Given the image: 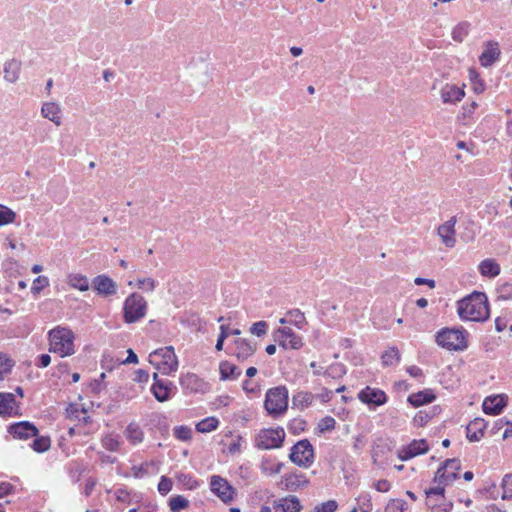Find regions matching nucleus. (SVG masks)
Segmentation results:
<instances>
[{
	"label": "nucleus",
	"instance_id": "obj_18",
	"mask_svg": "<svg viewBox=\"0 0 512 512\" xmlns=\"http://www.w3.org/2000/svg\"><path fill=\"white\" fill-rule=\"evenodd\" d=\"M66 417L76 426H86L92 422L88 411L79 403H71L66 408Z\"/></svg>",
	"mask_w": 512,
	"mask_h": 512
},
{
	"label": "nucleus",
	"instance_id": "obj_10",
	"mask_svg": "<svg viewBox=\"0 0 512 512\" xmlns=\"http://www.w3.org/2000/svg\"><path fill=\"white\" fill-rule=\"evenodd\" d=\"M209 487L211 492L225 504H230L236 496V489L220 475L210 477Z\"/></svg>",
	"mask_w": 512,
	"mask_h": 512
},
{
	"label": "nucleus",
	"instance_id": "obj_56",
	"mask_svg": "<svg viewBox=\"0 0 512 512\" xmlns=\"http://www.w3.org/2000/svg\"><path fill=\"white\" fill-rule=\"evenodd\" d=\"M173 487L172 480L167 476H161L160 481L158 483V492L161 495H167Z\"/></svg>",
	"mask_w": 512,
	"mask_h": 512
},
{
	"label": "nucleus",
	"instance_id": "obj_54",
	"mask_svg": "<svg viewBox=\"0 0 512 512\" xmlns=\"http://www.w3.org/2000/svg\"><path fill=\"white\" fill-rule=\"evenodd\" d=\"M49 286V280L46 276H38L36 279H34L31 292L34 295L39 294L44 288Z\"/></svg>",
	"mask_w": 512,
	"mask_h": 512
},
{
	"label": "nucleus",
	"instance_id": "obj_14",
	"mask_svg": "<svg viewBox=\"0 0 512 512\" xmlns=\"http://www.w3.org/2000/svg\"><path fill=\"white\" fill-rule=\"evenodd\" d=\"M429 451V444L425 439H414L397 451V456L402 461H407Z\"/></svg>",
	"mask_w": 512,
	"mask_h": 512
},
{
	"label": "nucleus",
	"instance_id": "obj_32",
	"mask_svg": "<svg viewBox=\"0 0 512 512\" xmlns=\"http://www.w3.org/2000/svg\"><path fill=\"white\" fill-rule=\"evenodd\" d=\"M220 379L223 381L236 380L241 375V370L230 361L224 360L219 364Z\"/></svg>",
	"mask_w": 512,
	"mask_h": 512
},
{
	"label": "nucleus",
	"instance_id": "obj_25",
	"mask_svg": "<svg viewBox=\"0 0 512 512\" xmlns=\"http://www.w3.org/2000/svg\"><path fill=\"white\" fill-rule=\"evenodd\" d=\"M507 405L505 398L501 395L488 396L482 403V409L485 414L499 415Z\"/></svg>",
	"mask_w": 512,
	"mask_h": 512
},
{
	"label": "nucleus",
	"instance_id": "obj_40",
	"mask_svg": "<svg viewBox=\"0 0 512 512\" xmlns=\"http://www.w3.org/2000/svg\"><path fill=\"white\" fill-rule=\"evenodd\" d=\"M260 467L263 474L272 476L281 472L283 464L274 460L264 459Z\"/></svg>",
	"mask_w": 512,
	"mask_h": 512
},
{
	"label": "nucleus",
	"instance_id": "obj_35",
	"mask_svg": "<svg viewBox=\"0 0 512 512\" xmlns=\"http://www.w3.org/2000/svg\"><path fill=\"white\" fill-rule=\"evenodd\" d=\"M60 112L61 110L59 105L54 102L45 103L41 109L43 117L49 119L58 126L61 124Z\"/></svg>",
	"mask_w": 512,
	"mask_h": 512
},
{
	"label": "nucleus",
	"instance_id": "obj_48",
	"mask_svg": "<svg viewBox=\"0 0 512 512\" xmlns=\"http://www.w3.org/2000/svg\"><path fill=\"white\" fill-rule=\"evenodd\" d=\"M13 366V360L7 355L0 353V381L11 372Z\"/></svg>",
	"mask_w": 512,
	"mask_h": 512
},
{
	"label": "nucleus",
	"instance_id": "obj_39",
	"mask_svg": "<svg viewBox=\"0 0 512 512\" xmlns=\"http://www.w3.org/2000/svg\"><path fill=\"white\" fill-rule=\"evenodd\" d=\"M469 80L474 93L482 94L485 91V83L475 69H469Z\"/></svg>",
	"mask_w": 512,
	"mask_h": 512
},
{
	"label": "nucleus",
	"instance_id": "obj_13",
	"mask_svg": "<svg viewBox=\"0 0 512 512\" xmlns=\"http://www.w3.org/2000/svg\"><path fill=\"white\" fill-rule=\"evenodd\" d=\"M426 494V504L427 506L434 510L437 509L438 512H448L451 509V504H445V489L442 486L436 484L435 487H431L425 491Z\"/></svg>",
	"mask_w": 512,
	"mask_h": 512
},
{
	"label": "nucleus",
	"instance_id": "obj_52",
	"mask_svg": "<svg viewBox=\"0 0 512 512\" xmlns=\"http://www.w3.org/2000/svg\"><path fill=\"white\" fill-rule=\"evenodd\" d=\"M335 425H336L335 419L331 416H326L318 422L317 429L320 433H323L326 431L334 430Z\"/></svg>",
	"mask_w": 512,
	"mask_h": 512
},
{
	"label": "nucleus",
	"instance_id": "obj_49",
	"mask_svg": "<svg viewBox=\"0 0 512 512\" xmlns=\"http://www.w3.org/2000/svg\"><path fill=\"white\" fill-rule=\"evenodd\" d=\"M102 446L109 451H118L120 447V441L118 437L112 434L105 435L101 440Z\"/></svg>",
	"mask_w": 512,
	"mask_h": 512
},
{
	"label": "nucleus",
	"instance_id": "obj_7",
	"mask_svg": "<svg viewBox=\"0 0 512 512\" xmlns=\"http://www.w3.org/2000/svg\"><path fill=\"white\" fill-rule=\"evenodd\" d=\"M285 436L286 434L282 427L262 429L256 436V447L264 450L280 448L283 445Z\"/></svg>",
	"mask_w": 512,
	"mask_h": 512
},
{
	"label": "nucleus",
	"instance_id": "obj_42",
	"mask_svg": "<svg viewBox=\"0 0 512 512\" xmlns=\"http://www.w3.org/2000/svg\"><path fill=\"white\" fill-rule=\"evenodd\" d=\"M478 108V103L473 101L471 103L465 104L462 106L461 113L458 118L463 122V124H467L469 121L473 119L476 109Z\"/></svg>",
	"mask_w": 512,
	"mask_h": 512
},
{
	"label": "nucleus",
	"instance_id": "obj_50",
	"mask_svg": "<svg viewBox=\"0 0 512 512\" xmlns=\"http://www.w3.org/2000/svg\"><path fill=\"white\" fill-rule=\"evenodd\" d=\"M188 506L189 501L181 495L174 496L169 501L170 510L173 512L187 509Z\"/></svg>",
	"mask_w": 512,
	"mask_h": 512
},
{
	"label": "nucleus",
	"instance_id": "obj_1",
	"mask_svg": "<svg viewBox=\"0 0 512 512\" xmlns=\"http://www.w3.org/2000/svg\"><path fill=\"white\" fill-rule=\"evenodd\" d=\"M457 312L462 320L484 322L489 318L488 298L483 292H473L457 303Z\"/></svg>",
	"mask_w": 512,
	"mask_h": 512
},
{
	"label": "nucleus",
	"instance_id": "obj_55",
	"mask_svg": "<svg viewBox=\"0 0 512 512\" xmlns=\"http://www.w3.org/2000/svg\"><path fill=\"white\" fill-rule=\"evenodd\" d=\"M502 498L507 499L512 497V473L506 474L502 479Z\"/></svg>",
	"mask_w": 512,
	"mask_h": 512
},
{
	"label": "nucleus",
	"instance_id": "obj_9",
	"mask_svg": "<svg viewBox=\"0 0 512 512\" xmlns=\"http://www.w3.org/2000/svg\"><path fill=\"white\" fill-rule=\"evenodd\" d=\"M289 458L294 464L309 468L314 462V448L309 440H300L292 446Z\"/></svg>",
	"mask_w": 512,
	"mask_h": 512
},
{
	"label": "nucleus",
	"instance_id": "obj_57",
	"mask_svg": "<svg viewBox=\"0 0 512 512\" xmlns=\"http://www.w3.org/2000/svg\"><path fill=\"white\" fill-rule=\"evenodd\" d=\"M345 367L341 363H335L329 366L325 371L324 375L332 376V377H341L345 374Z\"/></svg>",
	"mask_w": 512,
	"mask_h": 512
},
{
	"label": "nucleus",
	"instance_id": "obj_59",
	"mask_svg": "<svg viewBox=\"0 0 512 512\" xmlns=\"http://www.w3.org/2000/svg\"><path fill=\"white\" fill-rule=\"evenodd\" d=\"M267 330L268 324L263 320L255 322L250 328V332L258 337L265 335Z\"/></svg>",
	"mask_w": 512,
	"mask_h": 512
},
{
	"label": "nucleus",
	"instance_id": "obj_60",
	"mask_svg": "<svg viewBox=\"0 0 512 512\" xmlns=\"http://www.w3.org/2000/svg\"><path fill=\"white\" fill-rule=\"evenodd\" d=\"M338 504L335 500H328L315 507L314 512H335Z\"/></svg>",
	"mask_w": 512,
	"mask_h": 512
},
{
	"label": "nucleus",
	"instance_id": "obj_61",
	"mask_svg": "<svg viewBox=\"0 0 512 512\" xmlns=\"http://www.w3.org/2000/svg\"><path fill=\"white\" fill-rule=\"evenodd\" d=\"M133 380L138 383H147L149 381V373L146 370L138 369L134 372Z\"/></svg>",
	"mask_w": 512,
	"mask_h": 512
},
{
	"label": "nucleus",
	"instance_id": "obj_24",
	"mask_svg": "<svg viewBox=\"0 0 512 512\" xmlns=\"http://www.w3.org/2000/svg\"><path fill=\"white\" fill-rule=\"evenodd\" d=\"M499 44L495 41H488L485 44V49L479 56V62L483 67H489L500 58Z\"/></svg>",
	"mask_w": 512,
	"mask_h": 512
},
{
	"label": "nucleus",
	"instance_id": "obj_31",
	"mask_svg": "<svg viewBox=\"0 0 512 512\" xmlns=\"http://www.w3.org/2000/svg\"><path fill=\"white\" fill-rule=\"evenodd\" d=\"M479 272L483 277L495 278L501 272V267L495 259L487 258L480 262Z\"/></svg>",
	"mask_w": 512,
	"mask_h": 512
},
{
	"label": "nucleus",
	"instance_id": "obj_15",
	"mask_svg": "<svg viewBox=\"0 0 512 512\" xmlns=\"http://www.w3.org/2000/svg\"><path fill=\"white\" fill-rule=\"evenodd\" d=\"M153 384L151 386V393L159 402H166L171 399L173 390L175 389L173 383L169 380L158 378V374H153Z\"/></svg>",
	"mask_w": 512,
	"mask_h": 512
},
{
	"label": "nucleus",
	"instance_id": "obj_62",
	"mask_svg": "<svg viewBox=\"0 0 512 512\" xmlns=\"http://www.w3.org/2000/svg\"><path fill=\"white\" fill-rule=\"evenodd\" d=\"M406 371L413 378L420 379V378L424 377L423 370L420 367L416 366V365L408 366L406 368Z\"/></svg>",
	"mask_w": 512,
	"mask_h": 512
},
{
	"label": "nucleus",
	"instance_id": "obj_4",
	"mask_svg": "<svg viewBox=\"0 0 512 512\" xmlns=\"http://www.w3.org/2000/svg\"><path fill=\"white\" fill-rule=\"evenodd\" d=\"M264 408L274 419L283 416L288 410V389L285 386L268 389L265 394Z\"/></svg>",
	"mask_w": 512,
	"mask_h": 512
},
{
	"label": "nucleus",
	"instance_id": "obj_43",
	"mask_svg": "<svg viewBox=\"0 0 512 512\" xmlns=\"http://www.w3.org/2000/svg\"><path fill=\"white\" fill-rule=\"evenodd\" d=\"M51 439L49 436H40L33 440L31 448L37 453H43L50 449Z\"/></svg>",
	"mask_w": 512,
	"mask_h": 512
},
{
	"label": "nucleus",
	"instance_id": "obj_8",
	"mask_svg": "<svg viewBox=\"0 0 512 512\" xmlns=\"http://www.w3.org/2000/svg\"><path fill=\"white\" fill-rule=\"evenodd\" d=\"M461 462L457 458L447 459L435 473L433 482L442 488L453 483L459 477Z\"/></svg>",
	"mask_w": 512,
	"mask_h": 512
},
{
	"label": "nucleus",
	"instance_id": "obj_29",
	"mask_svg": "<svg viewBox=\"0 0 512 512\" xmlns=\"http://www.w3.org/2000/svg\"><path fill=\"white\" fill-rule=\"evenodd\" d=\"M131 475L136 479L144 478L150 474L158 472V463L156 461H145L139 465L131 467Z\"/></svg>",
	"mask_w": 512,
	"mask_h": 512
},
{
	"label": "nucleus",
	"instance_id": "obj_19",
	"mask_svg": "<svg viewBox=\"0 0 512 512\" xmlns=\"http://www.w3.org/2000/svg\"><path fill=\"white\" fill-rule=\"evenodd\" d=\"M457 219L455 216L451 217L445 223L440 225L437 229V233L442 240V243L447 248H453L456 244V230L455 225Z\"/></svg>",
	"mask_w": 512,
	"mask_h": 512
},
{
	"label": "nucleus",
	"instance_id": "obj_34",
	"mask_svg": "<svg viewBox=\"0 0 512 512\" xmlns=\"http://www.w3.org/2000/svg\"><path fill=\"white\" fill-rule=\"evenodd\" d=\"M284 483L287 489L296 490L306 486L308 479L302 473H288L284 476Z\"/></svg>",
	"mask_w": 512,
	"mask_h": 512
},
{
	"label": "nucleus",
	"instance_id": "obj_26",
	"mask_svg": "<svg viewBox=\"0 0 512 512\" xmlns=\"http://www.w3.org/2000/svg\"><path fill=\"white\" fill-rule=\"evenodd\" d=\"M465 85L462 88L454 84H446L441 89V99L443 103L456 104L465 97Z\"/></svg>",
	"mask_w": 512,
	"mask_h": 512
},
{
	"label": "nucleus",
	"instance_id": "obj_51",
	"mask_svg": "<svg viewBox=\"0 0 512 512\" xmlns=\"http://www.w3.org/2000/svg\"><path fill=\"white\" fill-rule=\"evenodd\" d=\"M469 33V24L466 22L458 24L452 31V38L457 42H462Z\"/></svg>",
	"mask_w": 512,
	"mask_h": 512
},
{
	"label": "nucleus",
	"instance_id": "obj_41",
	"mask_svg": "<svg viewBox=\"0 0 512 512\" xmlns=\"http://www.w3.org/2000/svg\"><path fill=\"white\" fill-rule=\"evenodd\" d=\"M400 358V352L396 347L389 348L381 356L382 364L384 366H392L397 364L400 361Z\"/></svg>",
	"mask_w": 512,
	"mask_h": 512
},
{
	"label": "nucleus",
	"instance_id": "obj_3",
	"mask_svg": "<svg viewBox=\"0 0 512 512\" xmlns=\"http://www.w3.org/2000/svg\"><path fill=\"white\" fill-rule=\"evenodd\" d=\"M468 336L464 329L445 327L436 333L435 341L448 351H464L468 348Z\"/></svg>",
	"mask_w": 512,
	"mask_h": 512
},
{
	"label": "nucleus",
	"instance_id": "obj_23",
	"mask_svg": "<svg viewBox=\"0 0 512 512\" xmlns=\"http://www.w3.org/2000/svg\"><path fill=\"white\" fill-rule=\"evenodd\" d=\"M487 428V422L483 418H475L466 426V437L470 442L480 441Z\"/></svg>",
	"mask_w": 512,
	"mask_h": 512
},
{
	"label": "nucleus",
	"instance_id": "obj_17",
	"mask_svg": "<svg viewBox=\"0 0 512 512\" xmlns=\"http://www.w3.org/2000/svg\"><path fill=\"white\" fill-rule=\"evenodd\" d=\"M8 432L15 439L19 440H27L38 435L37 427L28 421H21L10 425Z\"/></svg>",
	"mask_w": 512,
	"mask_h": 512
},
{
	"label": "nucleus",
	"instance_id": "obj_45",
	"mask_svg": "<svg viewBox=\"0 0 512 512\" xmlns=\"http://www.w3.org/2000/svg\"><path fill=\"white\" fill-rule=\"evenodd\" d=\"M16 219V213L5 205L0 204V226L11 224Z\"/></svg>",
	"mask_w": 512,
	"mask_h": 512
},
{
	"label": "nucleus",
	"instance_id": "obj_46",
	"mask_svg": "<svg viewBox=\"0 0 512 512\" xmlns=\"http://www.w3.org/2000/svg\"><path fill=\"white\" fill-rule=\"evenodd\" d=\"M287 317H289V323L297 326L298 328H302L306 323L305 315L299 309L288 311Z\"/></svg>",
	"mask_w": 512,
	"mask_h": 512
},
{
	"label": "nucleus",
	"instance_id": "obj_30",
	"mask_svg": "<svg viewBox=\"0 0 512 512\" xmlns=\"http://www.w3.org/2000/svg\"><path fill=\"white\" fill-rule=\"evenodd\" d=\"M436 399L435 394L431 389H425L416 393H412L408 396V402L413 407H420L425 404H429Z\"/></svg>",
	"mask_w": 512,
	"mask_h": 512
},
{
	"label": "nucleus",
	"instance_id": "obj_11",
	"mask_svg": "<svg viewBox=\"0 0 512 512\" xmlns=\"http://www.w3.org/2000/svg\"><path fill=\"white\" fill-rule=\"evenodd\" d=\"M357 398L361 403L367 405L369 408L382 406L388 400V396L384 390L371 386H366L360 390Z\"/></svg>",
	"mask_w": 512,
	"mask_h": 512
},
{
	"label": "nucleus",
	"instance_id": "obj_5",
	"mask_svg": "<svg viewBox=\"0 0 512 512\" xmlns=\"http://www.w3.org/2000/svg\"><path fill=\"white\" fill-rule=\"evenodd\" d=\"M149 363L163 375H172L179 366L172 346H165L151 352L149 354Z\"/></svg>",
	"mask_w": 512,
	"mask_h": 512
},
{
	"label": "nucleus",
	"instance_id": "obj_44",
	"mask_svg": "<svg viewBox=\"0 0 512 512\" xmlns=\"http://www.w3.org/2000/svg\"><path fill=\"white\" fill-rule=\"evenodd\" d=\"M173 435L176 439L187 442L192 439V429L186 425L176 426L173 429Z\"/></svg>",
	"mask_w": 512,
	"mask_h": 512
},
{
	"label": "nucleus",
	"instance_id": "obj_28",
	"mask_svg": "<svg viewBox=\"0 0 512 512\" xmlns=\"http://www.w3.org/2000/svg\"><path fill=\"white\" fill-rule=\"evenodd\" d=\"M316 396L310 391H297L293 394L292 404L298 410H305L309 408L315 400Z\"/></svg>",
	"mask_w": 512,
	"mask_h": 512
},
{
	"label": "nucleus",
	"instance_id": "obj_37",
	"mask_svg": "<svg viewBox=\"0 0 512 512\" xmlns=\"http://www.w3.org/2000/svg\"><path fill=\"white\" fill-rule=\"evenodd\" d=\"M21 62L18 60H11L6 63L4 68V77L9 82H15L20 74Z\"/></svg>",
	"mask_w": 512,
	"mask_h": 512
},
{
	"label": "nucleus",
	"instance_id": "obj_27",
	"mask_svg": "<svg viewBox=\"0 0 512 512\" xmlns=\"http://www.w3.org/2000/svg\"><path fill=\"white\" fill-rule=\"evenodd\" d=\"M273 508L282 512H300L302 506L296 496H287L274 502Z\"/></svg>",
	"mask_w": 512,
	"mask_h": 512
},
{
	"label": "nucleus",
	"instance_id": "obj_64",
	"mask_svg": "<svg viewBox=\"0 0 512 512\" xmlns=\"http://www.w3.org/2000/svg\"><path fill=\"white\" fill-rule=\"evenodd\" d=\"M374 487L376 488V490H378L380 492H387L390 489L391 484L388 480L382 479V480H378L374 484Z\"/></svg>",
	"mask_w": 512,
	"mask_h": 512
},
{
	"label": "nucleus",
	"instance_id": "obj_33",
	"mask_svg": "<svg viewBox=\"0 0 512 512\" xmlns=\"http://www.w3.org/2000/svg\"><path fill=\"white\" fill-rule=\"evenodd\" d=\"M124 435L131 445H138L144 440V432L140 425L136 422H131L128 424Z\"/></svg>",
	"mask_w": 512,
	"mask_h": 512
},
{
	"label": "nucleus",
	"instance_id": "obj_53",
	"mask_svg": "<svg viewBox=\"0 0 512 512\" xmlns=\"http://www.w3.org/2000/svg\"><path fill=\"white\" fill-rule=\"evenodd\" d=\"M136 285L139 289L146 292H152L156 288V282L151 277L138 278Z\"/></svg>",
	"mask_w": 512,
	"mask_h": 512
},
{
	"label": "nucleus",
	"instance_id": "obj_6",
	"mask_svg": "<svg viewBox=\"0 0 512 512\" xmlns=\"http://www.w3.org/2000/svg\"><path fill=\"white\" fill-rule=\"evenodd\" d=\"M148 304L138 293L130 294L123 304V319L127 324L135 323L146 316Z\"/></svg>",
	"mask_w": 512,
	"mask_h": 512
},
{
	"label": "nucleus",
	"instance_id": "obj_21",
	"mask_svg": "<svg viewBox=\"0 0 512 512\" xmlns=\"http://www.w3.org/2000/svg\"><path fill=\"white\" fill-rule=\"evenodd\" d=\"M256 349V343L240 338L234 342L233 355L237 360L243 362L251 358L255 354Z\"/></svg>",
	"mask_w": 512,
	"mask_h": 512
},
{
	"label": "nucleus",
	"instance_id": "obj_47",
	"mask_svg": "<svg viewBox=\"0 0 512 512\" xmlns=\"http://www.w3.org/2000/svg\"><path fill=\"white\" fill-rule=\"evenodd\" d=\"M177 480L183 487L194 490L199 486V482L191 474L181 473L177 476Z\"/></svg>",
	"mask_w": 512,
	"mask_h": 512
},
{
	"label": "nucleus",
	"instance_id": "obj_22",
	"mask_svg": "<svg viewBox=\"0 0 512 512\" xmlns=\"http://www.w3.org/2000/svg\"><path fill=\"white\" fill-rule=\"evenodd\" d=\"M93 289L99 295L111 296L116 294L117 284L107 275H98L93 279Z\"/></svg>",
	"mask_w": 512,
	"mask_h": 512
},
{
	"label": "nucleus",
	"instance_id": "obj_38",
	"mask_svg": "<svg viewBox=\"0 0 512 512\" xmlns=\"http://www.w3.org/2000/svg\"><path fill=\"white\" fill-rule=\"evenodd\" d=\"M219 426V420L214 417H206L196 424V430L200 433H209L216 430Z\"/></svg>",
	"mask_w": 512,
	"mask_h": 512
},
{
	"label": "nucleus",
	"instance_id": "obj_20",
	"mask_svg": "<svg viewBox=\"0 0 512 512\" xmlns=\"http://www.w3.org/2000/svg\"><path fill=\"white\" fill-rule=\"evenodd\" d=\"M19 404L13 393H0V416L3 418L19 416Z\"/></svg>",
	"mask_w": 512,
	"mask_h": 512
},
{
	"label": "nucleus",
	"instance_id": "obj_58",
	"mask_svg": "<svg viewBox=\"0 0 512 512\" xmlns=\"http://www.w3.org/2000/svg\"><path fill=\"white\" fill-rule=\"evenodd\" d=\"M497 297L501 300H512V284H502L497 290Z\"/></svg>",
	"mask_w": 512,
	"mask_h": 512
},
{
	"label": "nucleus",
	"instance_id": "obj_63",
	"mask_svg": "<svg viewBox=\"0 0 512 512\" xmlns=\"http://www.w3.org/2000/svg\"><path fill=\"white\" fill-rule=\"evenodd\" d=\"M242 387L246 393L256 394L259 392V387L249 380H245Z\"/></svg>",
	"mask_w": 512,
	"mask_h": 512
},
{
	"label": "nucleus",
	"instance_id": "obj_2",
	"mask_svg": "<svg viewBox=\"0 0 512 512\" xmlns=\"http://www.w3.org/2000/svg\"><path fill=\"white\" fill-rule=\"evenodd\" d=\"M75 339L70 328L58 325L48 332L49 352L61 358L72 356L76 352Z\"/></svg>",
	"mask_w": 512,
	"mask_h": 512
},
{
	"label": "nucleus",
	"instance_id": "obj_12",
	"mask_svg": "<svg viewBox=\"0 0 512 512\" xmlns=\"http://www.w3.org/2000/svg\"><path fill=\"white\" fill-rule=\"evenodd\" d=\"M274 339L284 349L298 350L303 346L302 337L289 327L278 328L274 332Z\"/></svg>",
	"mask_w": 512,
	"mask_h": 512
},
{
	"label": "nucleus",
	"instance_id": "obj_16",
	"mask_svg": "<svg viewBox=\"0 0 512 512\" xmlns=\"http://www.w3.org/2000/svg\"><path fill=\"white\" fill-rule=\"evenodd\" d=\"M180 385L188 393H204L209 389L208 383L195 373L182 375Z\"/></svg>",
	"mask_w": 512,
	"mask_h": 512
},
{
	"label": "nucleus",
	"instance_id": "obj_36",
	"mask_svg": "<svg viewBox=\"0 0 512 512\" xmlns=\"http://www.w3.org/2000/svg\"><path fill=\"white\" fill-rule=\"evenodd\" d=\"M67 283L70 287L85 292L89 289L88 278L80 273H70L67 276Z\"/></svg>",
	"mask_w": 512,
	"mask_h": 512
}]
</instances>
